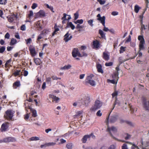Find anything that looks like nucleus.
Here are the masks:
<instances>
[{
  "instance_id": "34",
  "label": "nucleus",
  "mask_w": 149,
  "mask_h": 149,
  "mask_svg": "<svg viewBox=\"0 0 149 149\" xmlns=\"http://www.w3.org/2000/svg\"><path fill=\"white\" fill-rule=\"evenodd\" d=\"M108 82H110L112 84H116L117 83V81L116 80H115L114 79L110 80L109 79H108L107 80Z\"/></svg>"
},
{
  "instance_id": "55",
  "label": "nucleus",
  "mask_w": 149,
  "mask_h": 149,
  "mask_svg": "<svg viewBox=\"0 0 149 149\" xmlns=\"http://www.w3.org/2000/svg\"><path fill=\"white\" fill-rule=\"evenodd\" d=\"M125 134L126 135V136H125V140H127L129 139L130 138L131 136L128 133H126Z\"/></svg>"
},
{
  "instance_id": "30",
  "label": "nucleus",
  "mask_w": 149,
  "mask_h": 149,
  "mask_svg": "<svg viewBox=\"0 0 149 149\" xmlns=\"http://www.w3.org/2000/svg\"><path fill=\"white\" fill-rule=\"evenodd\" d=\"M141 8L138 5H135L134 7V10L135 12L136 13H138Z\"/></svg>"
},
{
  "instance_id": "41",
  "label": "nucleus",
  "mask_w": 149,
  "mask_h": 149,
  "mask_svg": "<svg viewBox=\"0 0 149 149\" xmlns=\"http://www.w3.org/2000/svg\"><path fill=\"white\" fill-rule=\"evenodd\" d=\"M80 101V100H78L77 102H75L73 103V105L74 106L76 107V106H77V105L78 104V105L79 106V104H81Z\"/></svg>"
},
{
  "instance_id": "31",
  "label": "nucleus",
  "mask_w": 149,
  "mask_h": 149,
  "mask_svg": "<svg viewBox=\"0 0 149 149\" xmlns=\"http://www.w3.org/2000/svg\"><path fill=\"white\" fill-rule=\"evenodd\" d=\"M94 75L93 74H91L89 75L88 76L86 80L85 81H88L91 80L92 78L93 77Z\"/></svg>"
},
{
  "instance_id": "27",
  "label": "nucleus",
  "mask_w": 149,
  "mask_h": 149,
  "mask_svg": "<svg viewBox=\"0 0 149 149\" xmlns=\"http://www.w3.org/2000/svg\"><path fill=\"white\" fill-rule=\"evenodd\" d=\"M34 63L37 65H39L41 63L40 60L38 58H35L34 59Z\"/></svg>"
},
{
  "instance_id": "14",
  "label": "nucleus",
  "mask_w": 149,
  "mask_h": 149,
  "mask_svg": "<svg viewBox=\"0 0 149 149\" xmlns=\"http://www.w3.org/2000/svg\"><path fill=\"white\" fill-rule=\"evenodd\" d=\"M49 96L50 98H52L53 99V102H54L55 103H57L58 102V101L59 100V98L58 97L54 96V95L49 94Z\"/></svg>"
},
{
  "instance_id": "12",
  "label": "nucleus",
  "mask_w": 149,
  "mask_h": 149,
  "mask_svg": "<svg viewBox=\"0 0 149 149\" xmlns=\"http://www.w3.org/2000/svg\"><path fill=\"white\" fill-rule=\"evenodd\" d=\"M70 34L69 33V32H68L64 36V40L65 42H67L69 40H70L72 38V36H70L69 37V36Z\"/></svg>"
},
{
  "instance_id": "60",
  "label": "nucleus",
  "mask_w": 149,
  "mask_h": 149,
  "mask_svg": "<svg viewBox=\"0 0 149 149\" xmlns=\"http://www.w3.org/2000/svg\"><path fill=\"white\" fill-rule=\"evenodd\" d=\"M20 29L22 31H25L26 30V26L25 25H23L20 27Z\"/></svg>"
},
{
  "instance_id": "17",
  "label": "nucleus",
  "mask_w": 149,
  "mask_h": 149,
  "mask_svg": "<svg viewBox=\"0 0 149 149\" xmlns=\"http://www.w3.org/2000/svg\"><path fill=\"white\" fill-rule=\"evenodd\" d=\"M90 138V136L88 134L85 135L81 139L82 142L83 143H86L87 139Z\"/></svg>"
},
{
  "instance_id": "11",
  "label": "nucleus",
  "mask_w": 149,
  "mask_h": 149,
  "mask_svg": "<svg viewBox=\"0 0 149 149\" xmlns=\"http://www.w3.org/2000/svg\"><path fill=\"white\" fill-rule=\"evenodd\" d=\"M100 42L97 40H94L93 42V45L94 48L99 49L100 47Z\"/></svg>"
},
{
  "instance_id": "7",
  "label": "nucleus",
  "mask_w": 149,
  "mask_h": 149,
  "mask_svg": "<svg viewBox=\"0 0 149 149\" xmlns=\"http://www.w3.org/2000/svg\"><path fill=\"white\" fill-rule=\"evenodd\" d=\"M72 56L74 58H76L77 56L79 57L81 56V53L77 48H74L72 51Z\"/></svg>"
},
{
  "instance_id": "63",
  "label": "nucleus",
  "mask_w": 149,
  "mask_h": 149,
  "mask_svg": "<svg viewBox=\"0 0 149 149\" xmlns=\"http://www.w3.org/2000/svg\"><path fill=\"white\" fill-rule=\"evenodd\" d=\"M37 6V4L36 3H33L31 6V8L33 9H35Z\"/></svg>"
},
{
  "instance_id": "23",
  "label": "nucleus",
  "mask_w": 149,
  "mask_h": 149,
  "mask_svg": "<svg viewBox=\"0 0 149 149\" xmlns=\"http://www.w3.org/2000/svg\"><path fill=\"white\" fill-rule=\"evenodd\" d=\"M117 120V117L116 116H113L111 117L109 122L111 123H114Z\"/></svg>"
},
{
  "instance_id": "2",
  "label": "nucleus",
  "mask_w": 149,
  "mask_h": 149,
  "mask_svg": "<svg viewBox=\"0 0 149 149\" xmlns=\"http://www.w3.org/2000/svg\"><path fill=\"white\" fill-rule=\"evenodd\" d=\"M117 128L114 126H112L111 127L108 126L107 129V131L109 132L110 135L113 139L118 141H121L120 140H118L117 139L114 137L112 135V133L113 134L116 133L117 132Z\"/></svg>"
},
{
  "instance_id": "16",
  "label": "nucleus",
  "mask_w": 149,
  "mask_h": 149,
  "mask_svg": "<svg viewBox=\"0 0 149 149\" xmlns=\"http://www.w3.org/2000/svg\"><path fill=\"white\" fill-rule=\"evenodd\" d=\"M119 73L117 72H115L113 73V74L112 75V78L115 80L118 81L119 79L118 77Z\"/></svg>"
},
{
  "instance_id": "36",
  "label": "nucleus",
  "mask_w": 149,
  "mask_h": 149,
  "mask_svg": "<svg viewBox=\"0 0 149 149\" xmlns=\"http://www.w3.org/2000/svg\"><path fill=\"white\" fill-rule=\"evenodd\" d=\"M138 40L140 41V42H145L143 36H139L138 37Z\"/></svg>"
},
{
  "instance_id": "42",
  "label": "nucleus",
  "mask_w": 149,
  "mask_h": 149,
  "mask_svg": "<svg viewBox=\"0 0 149 149\" xmlns=\"http://www.w3.org/2000/svg\"><path fill=\"white\" fill-rule=\"evenodd\" d=\"M30 139L31 141H37L39 140V138L36 136H33L30 138Z\"/></svg>"
},
{
  "instance_id": "24",
  "label": "nucleus",
  "mask_w": 149,
  "mask_h": 149,
  "mask_svg": "<svg viewBox=\"0 0 149 149\" xmlns=\"http://www.w3.org/2000/svg\"><path fill=\"white\" fill-rule=\"evenodd\" d=\"M14 88H16L17 87L20 86V82L19 81H17L15 82L13 84Z\"/></svg>"
},
{
  "instance_id": "22",
  "label": "nucleus",
  "mask_w": 149,
  "mask_h": 149,
  "mask_svg": "<svg viewBox=\"0 0 149 149\" xmlns=\"http://www.w3.org/2000/svg\"><path fill=\"white\" fill-rule=\"evenodd\" d=\"M145 43V42H140L139 45V48L140 50H143L145 48L144 45Z\"/></svg>"
},
{
  "instance_id": "53",
  "label": "nucleus",
  "mask_w": 149,
  "mask_h": 149,
  "mask_svg": "<svg viewBox=\"0 0 149 149\" xmlns=\"http://www.w3.org/2000/svg\"><path fill=\"white\" fill-rule=\"evenodd\" d=\"M96 114L97 116L99 117L101 116L102 115V113L101 112V111L100 110H98Z\"/></svg>"
},
{
  "instance_id": "59",
  "label": "nucleus",
  "mask_w": 149,
  "mask_h": 149,
  "mask_svg": "<svg viewBox=\"0 0 149 149\" xmlns=\"http://www.w3.org/2000/svg\"><path fill=\"white\" fill-rule=\"evenodd\" d=\"M54 30H55L56 32L58 31L59 30V29L58 27L57 26L56 24H55L54 26Z\"/></svg>"
},
{
  "instance_id": "15",
  "label": "nucleus",
  "mask_w": 149,
  "mask_h": 149,
  "mask_svg": "<svg viewBox=\"0 0 149 149\" xmlns=\"http://www.w3.org/2000/svg\"><path fill=\"white\" fill-rule=\"evenodd\" d=\"M96 68L98 72L101 73H103V70L102 69V66L100 64H97L96 65Z\"/></svg>"
},
{
  "instance_id": "38",
  "label": "nucleus",
  "mask_w": 149,
  "mask_h": 149,
  "mask_svg": "<svg viewBox=\"0 0 149 149\" xmlns=\"http://www.w3.org/2000/svg\"><path fill=\"white\" fill-rule=\"evenodd\" d=\"M126 47H123V46H121L120 48V50H119V52L120 54L123 53L125 51V49Z\"/></svg>"
},
{
  "instance_id": "26",
  "label": "nucleus",
  "mask_w": 149,
  "mask_h": 149,
  "mask_svg": "<svg viewBox=\"0 0 149 149\" xmlns=\"http://www.w3.org/2000/svg\"><path fill=\"white\" fill-rule=\"evenodd\" d=\"M38 14L40 17H45V13L43 10H40L38 13Z\"/></svg>"
},
{
  "instance_id": "25",
  "label": "nucleus",
  "mask_w": 149,
  "mask_h": 149,
  "mask_svg": "<svg viewBox=\"0 0 149 149\" xmlns=\"http://www.w3.org/2000/svg\"><path fill=\"white\" fill-rule=\"evenodd\" d=\"M71 67V65L68 64L67 65H65L63 67H61L60 68L61 70H66L70 69Z\"/></svg>"
},
{
  "instance_id": "20",
  "label": "nucleus",
  "mask_w": 149,
  "mask_h": 149,
  "mask_svg": "<svg viewBox=\"0 0 149 149\" xmlns=\"http://www.w3.org/2000/svg\"><path fill=\"white\" fill-rule=\"evenodd\" d=\"M29 109H30L32 113V116L33 117H36L37 116V114L36 111L31 108L30 107H29Z\"/></svg>"
},
{
  "instance_id": "29",
  "label": "nucleus",
  "mask_w": 149,
  "mask_h": 149,
  "mask_svg": "<svg viewBox=\"0 0 149 149\" xmlns=\"http://www.w3.org/2000/svg\"><path fill=\"white\" fill-rule=\"evenodd\" d=\"M49 32V31L48 30L45 29L41 32V33L43 35L45 36L46 35L48 34Z\"/></svg>"
},
{
  "instance_id": "21",
  "label": "nucleus",
  "mask_w": 149,
  "mask_h": 149,
  "mask_svg": "<svg viewBox=\"0 0 149 149\" xmlns=\"http://www.w3.org/2000/svg\"><path fill=\"white\" fill-rule=\"evenodd\" d=\"M99 33L101 36L102 38L106 39L105 33L102 30H99Z\"/></svg>"
},
{
  "instance_id": "37",
  "label": "nucleus",
  "mask_w": 149,
  "mask_h": 149,
  "mask_svg": "<svg viewBox=\"0 0 149 149\" xmlns=\"http://www.w3.org/2000/svg\"><path fill=\"white\" fill-rule=\"evenodd\" d=\"M11 61V60L10 59L8 60L5 64V67L6 68L8 67L10 65V63Z\"/></svg>"
},
{
  "instance_id": "47",
  "label": "nucleus",
  "mask_w": 149,
  "mask_h": 149,
  "mask_svg": "<svg viewBox=\"0 0 149 149\" xmlns=\"http://www.w3.org/2000/svg\"><path fill=\"white\" fill-rule=\"evenodd\" d=\"M83 20L82 19H78L76 22H74V23L76 24L78 23L80 24H82L83 22Z\"/></svg>"
},
{
  "instance_id": "35",
  "label": "nucleus",
  "mask_w": 149,
  "mask_h": 149,
  "mask_svg": "<svg viewBox=\"0 0 149 149\" xmlns=\"http://www.w3.org/2000/svg\"><path fill=\"white\" fill-rule=\"evenodd\" d=\"M21 72V70H16L13 73V75L15 76L16 77L17 76L20 75V73Z\"/></svg>"
},
{
  "instance_id": "54",
  "label": "nucleus",
  "mask_w": 149,
  "mask_h": 149,
  "mask_svg": "<svg viewBox=\"0 0 149 149\" xmlns=\"http://www.w3.org/2000/svg\"><path fill=\"white\" fill-rule=\"evenodd\" d=\"M97 1L101 5H103L106 2V1L105 0H97Z\"/></svg>"
},
{
  "instance_id": "5",
  "label": "nucleus",
  "mask_w": 149,
  "mask_h": 149,
  "mask_svg": "<svg viewBox=\"0 0 149 149\" xmlns=\"http://www.w3.org/2000/svg\"><path fill=\"white\" fill-rule=\"evenodd\" d=\"M118 95V92L116 91H115L111 95L112 96V98H113L114 97H115V101L113 103V107L112 109V110H113L114 108L115 107V105L116 104H118V105L119 106L120 105V103L119 102H118V99L117 98V96Z\"/></svg>"
},
{
  "instance_id": "32",
  "label": "nucleus",
  "mask_w": 149,
  "mask_h": 149,
  "mask_svg": "<svg viewBox=\"0 0 149 149\" xmlns=\"http://www.w3.org/2000/svg\"><path fill=\"white\" fill-rule=\"evenodd\" d=\"M17 42V41L15 39L13 38L11 39L10 42V45L11 46H13L14 44H16Z\"/></svg>"
},
{
  "instance_id": "44",
  "label": "nucleus",
  "mask_w": 149,
  "mask_h": 149,
  "mask_svg": "<svg viewBox=\"0 0 149 149\" xmlns=\"http://www.w3.org/2000/svg\"><path fill=\"white\" fill-rule=\"evenodd\" d=\"M72 143H69L67 144L66 146L68 149H71L72 148Z\"/></svg>"
},
{
  "instance_id": "62",
  "label": "nucleus",
  "mask_w": 149,
  "mask_h": 149,
  "mask_svg": "<svg viewBox=\"0 0 149 149\" xmlns=\"http://www.w3.org/2000/svg\"><path fill=\"white\" fill-rule=\"evenodd\" d=\"M122 149H128L127 145L125 143L123 144L122 146Z\"/></svg>"
},
{
  "instance_id": "33",
  "label": "nucleus",
  "mask_w": 149,
  "mask_h": 149,
  "mask_svg": "<svg viewBox=\"0 0 149 149\" xmlns=\"http://www.w3.org/2000/svg\"><path fill=\"white\" fill-rule=\"evenodd\" d=\"M45 6L47 7V8L50 9L52 12H54L53 6H49L48 4H45Z\"/></svg>"
},
{
  "instance_id": "56",
  "label": "nucleus",
  "mask_w": 149,
  "mask_h": 149,
  "mask_svg": "<svg viewBox=\"0 0 149 149\" xmlns=\"http://www.w3.org/2000/svg\"><path fill=\"white\" fill-rule=\"evenodd\" d=\"M25 41H26V44H28L31 43V42L32 40L31 38H29L27 39H25Z\"/></svg>"
},
{
  "instance_id": "58",
  "label": "nucleus",
  "mask_w": 149,
  "mask_h": 149,
  "mask_svg": "<svg viewBox=\"0 0 149 149\" xmlns=\"http://www.w3.org/2000/svg\"><path fill=\"white\" fill-rule=\"evenodd\" d=\"M56 143L54 142L49 143L47 144V145L48 146H54L56 144Z\"/></svg>"
},
{
  "instance_id": "39",
  "label": "nucleus",
  "mask_w": 149,
  "mask_h": 149,
  "mask_svg": "<svg viewBox=\"0 0 149 149\" xmlns=\"http://www.w3.org/2000/svg\"><path fill=\"white\" fill-rule=\"evenodd\" d=\"M82 113V112L80 111H77L75 115H74V118L77 117V116H79Z\"/></svg>"
},
{
  "instance_id": "40",
  "label": "nucleus",
  "mask_w": 149,
  "mask_h": 149,
  "mask_svg": "<svg viewBox=\"0 0 149 149\" xmlns=\"http://www.w3.org/2000/svg\"><path fill=\"white\" fill-rule=\"evenodd\" d=\"M126 61V60L125 59L123 60V58L122 57H119L118 58V61L120 64L124 62L125 61Z\"/></svg>"
},
{
  "instance_id": "61",
  "label": "nucleus",
  "mask_w": 149,
  "mask_h": 149,
  "mask_svg": "<svg viewBox=\"0 0 149 149\" xmlns=\"http://www.w3.org/2000/svg\"><path fill=\"white\" fill-rule=\"evenodd\" d=\"M81 56L80 57H82L83 56H87V54L84 52H82L81 54Z\"/></svg>"
},
{
  "instance_id": "8",
  "label": "nucleus",
  "mask_w": 149,
  "mask_h": 149,
  "mask_svg": "<svg viewBox=\"0 0 149 149\" xmlns=\"http://www.w3.org/2000/svg\"><path fill=\"white\" fill-rule=\"evenodd\" d=\"M9 123H5L2 124L0 129L1 131L2 132H5L8 130L9 127Z\"/></svg>"
},
{
  "instance_id": "64",
  "label": "nucleus",
  "mask_w": 149,
  "mask_h": 149,
  "mask_svg": "<svg viewBox=\"0 0 149 149\" xmlns=\"http://www.w3.org/2000/svg\"><path fill=\"white\" fill-rule=\"evenodd\" d=\"M36 26L38 27L40 29L42 28V26L41 25L40 22H37Z\"/></svg>"
},
{
  "instance_id": "1",
  "label": "nucleus",
  "mask_w": 149,
  "mask_h": 149,
  "mask_svg": "<svg viewBox=\"0 0 149 149\" xmlns=\"http://www.w3.org/2000/svg\"><path fill=\"white\" fill-rule=\"evenodd\" d=\"M80 100H81V104H79L80 106L83 105L87 106L91 101L90 97L88 95H86L84 94L81 95Z\"/></svg>"
},
{
  "instance_id": "28",
  "label": "nucleus",
  "mask_w": 149,
  "mask_h": 149,
  "mask_svg": "<svg viewBox=\"0 0 149 149\" xmlns=\"http://www.w3.org/2000/svg\"><path fill=\"white\" fill-rule=\"evenodd\" d=\"M67 26L68 27H71V29L72 30L74 29L75 28L74 26L72 24V22H68L67 23Z\"/></svg>"
},
{
  "instance_id": "4",
  "label": "nucleus",
  "mask_w": 149,
  "mask_h": 149,
  "mask_svg": "<svg viewBox=\"0 0 149 149\" xmlns=\"http://www.w3.org/2000/svg\"><path fill=\"white\" fill-rule=\"evenodd\" d=\"M15 111L10 110H8L5 112L4 115L5 118L8 120H12Z\"/></svg>"
},
{
  "instance_id": "9",
  "label": "nucleus",
  "mask_w": 149,
  "mask_h": 149,
  "mask_svg": "<svg viewBox=\"0 0 149 149\" xmlns=\"http://www.w3.org/2000/svg\"><path fill=\"white\" fill-rule=\"evenodd\" d=\"M3 141H4V143L15 142L16 141V140L14 137H8L4 138Z\"/></svg>"
},
{
  "instance_id": "49",
  "label": "nucleus",
  "mask_w": 149,
  "mask_h": 149,
  "mask_svg": "<svg viewBox=\"0 0 149 149\" xmlns=\"http://www.w3.org/2000/svg\"><path fill=\"white\" fill-rule=\"evenodd\" d=\"M33 15V13L32 11L30 10L29 13L28 14L27 18H30L31 16Z\"/></svg>"
},
{
  "instance_id": "51",
  "label": "nucleus",
  "mask_w": 149,
  "mask_h": 149,
  "mask_svg": "<svg viewBox=\"0 0 149 149\" xmlns=\"http://www.w3.org/2000/svg\"><path fill=\"white\" fill-rule=\"evenodd\" d=\"M113 63L112 62H106L105 63V65L106 66H110L113 65Z\"/></svg>"
},
{
  "instance_id": "10",
  "label": "nucleus",
  "mask_w": 149,
  "mask_h": 149,
  "mask_svg": "<svg viewBox=\"0 0 149 149\" xmlns=\"http://www.w3.org/2000/svg\"><path fill=\"white\" fill-rule=\"evenodd\" d=\"M29 50L30 53L32 56H35L36 55V52L35 47L32 45H30L29 47Z\"/></svg>"
},
{
  "instance_id": "19",
  "label": "nucleus",
  "mask_w": 149,
  "mask_h": 149,
  "mask_svg": "<svg viewBox=\"0 0 149 149\" xmlns=\"http://www.w3.org/2000/svg\"><path fill=\"white\" fill-rule=\"evenodd\" d=\"M105 17L104 16H103L101 18H97V20L100 21L104 26H105Z\"/></svg>"
},
{
  "instance_id": "13",
  "label": "nucleus",
  "mask_w": 149,
  "mask_h": 149,
  "mask_svg": "<svg viewBox=\"0 0 149 149\" xmlns=\"http://www.w3.org/2000/svg\"><path fill=\"white\" fill-rule=\"evenodd\" d=\"M102 57L106 61L109 60L110 58L109 55H108L107 52H103Z\"/></svg>"
},
{
  "instance_id": "45",
  "label": "nucleus",
  "mask_w": 149,
  "mask_h": 149,
  "mask_svg": "<svg viewBox=\"0 0 149 149\" xmlns=\"http://www.w3.org/2000/svg\"><path fill=\"white\" fill-rule=\"evenodd\" d=\"M6 49L5 46H1L0 48V53H3Z\"/></svg>"
},
{
  "instance_id": "46",
  "label": "nucleus",
  "mask_w": 149,
  "mask_h": 149,
  "mask_svg": "<svg viewBox=\"0 0 149 149\" xmlns=\"http://www.w3.org/2000/svg\"><path fill=\"white\" fill-rule=\"evenodd\" d=\"M79 16V13L77 11L74 14V20H76L77 19Z\"/></svg>"
},
{
  "instance_id": "57",
  "label": "nucleus",
  "mask_w": 149,
  "mask_h": 149,
  "mask_svg": "<svg viewBox=\"0 0 149 149\" xmlns=\"http://www.w3.org/2000/svg\"><path fill=\"white\" fill-rule=\"evenodd\" d=\"M52 79L54 80H58V79H61V78L58 77L56 76H53L52 77Z\"/></svg>"
},
{
  "instance_id": "52",
  "label": "nucleus",
  "mask_w": 149,
  "mask_h": 149,
  "mask_svg": "<svg viewBox=\"0 0 149 149\" xmlns=\"http://www.w3.org/2000/svg\"><path fill=\"white\" fill-rule=\"evenodd\" d=\"M7 3V0H0V4L5 5Z\"/></svg>"
},
{
  "instance_id": "48",
  "label": "nucleus",
  "mask_w": 149,
  "mask_h": 149,
  "mask_svg": "<svg viewBox=\"0 0 149 149\" xmlns=\"http://www.w3.org/2000/svg\"><path fill=\"white\" fill-rule=\"evenodd\" d=\"M93 20L92 19H90L88 21V24L91 26H93Z\"/></svg>"
},
{
  "instance_id": "18",
  "label": "nucleus",
  "mask_w": 149,
  "mask_h": 149,
  "mask_svg": "<svg viewBox=\"0 0 149 149\" xmlns=\"http://www.w3.org/2000/svg\"><path fill=\"white\" fill-rule=\"evenodd\" d=\"M89 84L92 86H95V81L93 80H91L88 81H85L84 84L86 85H88Z\"/></svg>"
},
{
  "instance_id": "50",
  "label": "nucleus",
  "mask_w": 149,
  "mask_h": 149,
  "mask_svg": "<svg viewBox=\"0 0 149 149\" xmlns=\"http://www.w3.org/2000/svg\"><path fill=\"white\" fill-rule=\"evenodd\" d=\"M8 21L10 22H12L14 20L13 18L12 17L9 16L8 17Z\"/></svg>"
},
{
  "instance_id": "43",
  "label": "nucleus",
  "mask_w": 149,
  "mask_h": 149,
  "mask_svg": "<svg viewBox=\"0 0 149 149\" xmlns=\"http://www.w3.org/2000/svg\"><path fill=\"white\" fill-rule=\"evenodd\" d=\"M42 35H43L42 34H41V33H40V34L39 35H38L37 39V42H37V41L39 42L41 41L40 40L43 38V37L42 36Z\"/></svg>"
},
{
  "instance_id": "6",
  "label": "nucleus",
  "mask_w": 149,
  "mask_h": 149,
  "mask_svg": "<svg viewBox=\"0 0 149 149\" xmlns=\"http://www.w3.org/2000/svg\"><path fill=\"white\" fill-rule=\"evenodd\" d=\"M143 107L146 111H149V101H147L146 98L145 97H143Z\"/></svg>"
},
{
  "instance_id": "3",
  "label": "nucleus",
  "mask_w": 149,
  "mask_h": 149,
  "mask_svg": "<svg viewBox=\"0 0 149 149\" xmlns=\"http://www.w3.org/2000/svg\"><path fill=\"white\" fill-rule=\"evenodd\" d=\"M102 103L99 100H96L94 105L92 106L90 109V110L92 111H95L99 109L102 106Z\"/></svg>"
}]
</instances>
